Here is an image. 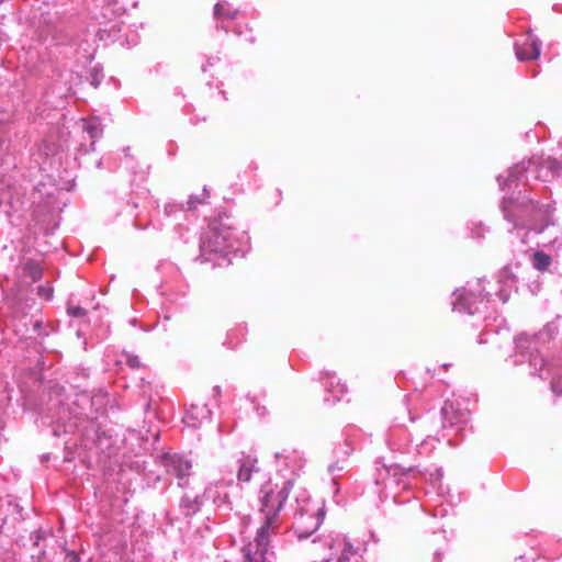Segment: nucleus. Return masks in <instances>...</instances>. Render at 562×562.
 Wrapping results in <instances>:
<instances>
[{"instance_id":"f257e3e1","label":"nucleus","mask_w":562,"mask_h":562,"mask_svg":"<svg viewBox=\"0 0 562 562\" xmlns=\"http://www.w3.org/2000/svg\"><path fill=\"white\" fill-rule=\"evenodd\" d=\"M291 485L292 482L288 481L279 491L268 486L261 491L260 507L252 517H248V524L256 528L254 541L244 548V554L248 562H266L269 537L278 532L281 526L280 512L288 498Z\"/></svg>"},{"instance_id":"f03ea898","label":"nucleus","mask_w":562,"mask_h":562,"mask_svg":"<svg viewBox=\"0 0 562 562\" xmlns=\"http://www.w3.org/2000/svg\"><path fill=\"white\" fill-rule=\"evenodd\" d=\"M238 241L229 226L222 223L210 226L201 243V257L216 266L231 265L237 256Z\"/></svg>"},{"instance_id":"7ed1b4c3","label":"nucleus","mask_w":562,"mask_h":562,"mask_svg":"<svg viewBox=\"0 0 562 562\" xmlns=\"http://www.w3.org/2000/svg\"><path fill=\"white\" fill-rule=\"evenodd\" d=\"M471 412L468 401L461 397H452L445 401L441 408L442 427L464 425L469 422Z\"/></svg>"},{"instance_id":"20e7f679","label":"nucleus","mask_w":562,"mask_h":562,"mask_svg":"<svg viewBox=\"0 0 562 562\" xmlns=\"http://www.w3.org/2000/svg\"><path fill=\"white\" fill-rule=\"evenodd\" d=\"M239 469L237 479L241 482H249L252 479L260 477L262 475V467L259 464V460L256 456L247 454L244 456L239 461Z\"/></svg>"},{"instance_id":"39448f33","label":"nucleus","mask_w":562,"mask_h":562,"mask_svg":"<svg viewBox=\"0 0 562 562\" xmlns=\"http://www.w3.org/2000/svg\"><path fill=\"white\" fill-rule=\"evenodd\" d=\"M211 418V411L206 404L202 402L192 403L188 408L184 423L194 428L202 427L207 424Z\"/></svg>"},{"instance_id":"423d86ee","label":"nucleus","mask_w":562,"mask_h":562,"mask_svg":"<svg viewBox=\"0 0 562 562\" xmlns=\"http://www.w3.org/2000/svg\"><path fill=\"white\" fill-rule=\"evenodd\" d=\"M164 465L168 473L183 479L189 475L191 463L184 458L177 454H166L164 457Z\"/></svg>"},{"instance_id":"0eeeda50","label":"nucleus","mask_w":562,"mask_h":562,"mask_svg":"<svg viewBox=\"0 0 562 562\" xmlns=\"http://www.w3.org/2000/svg\"><path fill=\"white\" fill-rule=\"evenodd\" d=\"M516 56L519 60L537 59L540 56V42L529 38L521 46L516 47Z\"/></svg>"},{"instance_id":"6e6552de","label":"nucleus","mask_w":562,"mask_h":562,"mask_svg":"<svg viewBox=\"0 0 562 562\" xmlns=\"http://www.w3.org/2000/svg\"><path fill=\"white\" fill-rule=\"evenodd\" d=\"M23 272L32 282L40 280L43 276V269L33 260H29L23 265Z\"/></svg>"},{"instance_id":"1a4fd4ad","label":"nucleus","mask_w":562,"mask_h":562,"mask_svg":"<svg viewBox=\"0 0 562 562\" xmlns=\"http://www.w3.org/2000/svg\"><path fill=\"white\" fill-rule=\"evenodd\" d=\"M532 265L537 270L546 271L551 265V257L542 251L535 252Z\"/></svg>"},{"instance_id":"9d476101","label":"nucleus","mask_w":562,"mask_h":562,"mask_svg":"<svg viewBox=\"0 0 562 562\" xmlns=\"http://www.w3.org/2000/svg\"><path fill=\"white\" fill-rule=\"evenodd\" d=\"M236 12L231 10L225 2L216 3L214 7V16L217 19H234Z\"/></svg>"},{"instance_id":"9b49d317","label":"nucleus","mask_w":562,"mask_h":562,"mask_svg":"<svg viewBox=\"0 0 562 562\" xmlns=\"http://www.w3.org/2000/svg\"><path fill=\"white\" fill-rule=\"evenodd\" d=\"M53 292V288L49 284L38 286V295L45 300H50Z\"/></svg>"},{"instance_id":"f8f14e48","label":"nucleus","mask_w":562,"mask_h":562,"mask_svg":"<svg viewBox=\"0 0 562 562\" xmlns=\"http://www.w3.org/2000/svg\"><path fill=\"white\" fill-rule=\"evenodd\" d=\"M206 199V192L205 190L202 191L201 196L196 198V201H193L192 199L188 201V207L193 209L196 206V204H201Z\"/></svg>"},{"instance_id":"ddd939ff","label":"nucleus","mask_w":562,"mask_h":562,"mask_svg":"<svg viewBox=\"0 0 562 562\" xmlns=\"http://www.w3.org/2000/svg\"><path fill=\"white\" fill-rule=\"evenodd\" d=\"M544 161L546 162L540 167V170L546 168V169H550V170H552V172H554L555 169H557L555 160L551 159V158H548Z\"/></svg>"},{"instance_id":"4468645a","label":"nucleus","mask_w":562,"mask_h":562,"mask_svg":"<svg viewBox=\"0 0 562 562\" xmlns=\"http://www.w3.org/2000/svg\"><path fill=\"white\" fill-rule=\"evenodd\" d=\"M86 131L91 135L92 138H95L100 134V130L95 125L88 124L86 126Z\"/></svg>"},{"instance_id":"2eb2a0df","label":"nucleus","mask_w":562,"mask_h":562,"mask_svg":"<svg viewBox=\"0 0 562 562\" xmlns=\"http://www.w3.org/2000/svg\"><path fill=\"white\" fill-rule=\"evenodd\" d=\"M69 313L75 317H81L86 315V311L80 306L69 308Z\"/></svg>"},{"instance_id":"dca6fc26","label":"nucleus","mask_w":562,"mask_h":562,"mask_svg":"<svg viewBox=\"0 0 562 562\" xmlns=\"http://www.w3.org/2000/svg\"><path fill=\"white\" fill-rule=\"evenodd\" d=\"M526 170H527V168H526L524 165H521V166H516V167L510 171V178L516 177V176L514 175V172H515V171H517V172L520 175L522 171H526Z\"/></svg>"},{"instance_id":"f3484780","label":"nucleus","mask_w":562,"mask_h":562,"mask_svg":"<svg viewBox=\"0 0 562 562\" xmlns=\"http://www.w3.org/2000/svg\"><path fill=\"white\" fill-rule=\"evenodd\" d=\"M249 42H250V43H254V42H255V38H254V37L249 38Z\"/></svg>"}]
</instances>
